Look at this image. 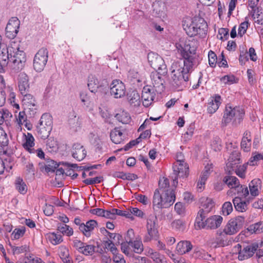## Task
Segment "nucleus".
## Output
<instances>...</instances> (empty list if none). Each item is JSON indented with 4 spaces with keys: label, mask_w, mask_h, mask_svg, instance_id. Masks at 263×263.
Wrapping results in <instances>:
<instances>
[{
    "label": "nucleus",
    "mask_w": 263,
    "mask_h": 263,
    "mask_svg": "<svg viewBox=\"0 0 263 263\" xmlns=\"http://www.w3.org/2000/svg\"><path fill=\"white\" fill-rule=\"evenodd\" d=\"M178 52L184 60L183 63L174 62L170 68L172 85L176 88L182 89L189 80L191 73L195 64V49L191 46L190 41H180L176 44Z\"/></svg>",
    "instance_id": "f257e3e1"
},
{
    "label": "nucleus",
    "mask_w": 263,
    "mask_h": 263,
    "mask_svg": "<svg viewBox=\"0 0 263 263\" xmlns=\"http://www.w3.org/2000/svg\"><path fill=\"white\" fill-rule=\"evenodd\" d=\"M183 27L190 36L198 35L200 37H204L208 31L206 21L200 17H194L193 19L187 18L184 21Z\"/></svg>",
    "instance_id": "f03ea898"
},
{
    "label": "nucleus",
    "mask_w": 263,
    "mask_h": 263,
    "mask_svg": "<svg viewBox=\"0 0 263 263\" xmlns=\"http://www.w3.org/2000/svg\"><path fill=\"white\" fill-rule=\"evenodd\" d=\"M244 115L245 110L241 107L227 104L223 112L221 124L223 126H227L232 122L233 125H237L241 123Z\"/></svg>",
    "instance_id": "7ed1b4c3"
},
{
    "label": "nucleus",
    "mask_w": 263,
    "mask_h": 263,
    "mask_svg": "<svg viewBox=\"0 0 263 263\" xmlns=\"http://www.w3.org/2000/svg\"><path fill=\"white\" fill-rule=\"evenodd\" d=\"M175 193L159 192L156 190L153 196V206L157 208H167L173 204L175 200Z\"/></svg>",
    "instance_id": "20e7f679"
},
{
    "label": "nucleus",
    "mask_w": 263,
    "mask_h": 263,
    "mask_svg": "<svg viewBox=\"0 0 263 263\" xmlns=\"http://www.w3.org/2000/svg\"><path fill=\"white\" fill-rule=\"evenodd\" d=\"M222 221V217L218 215H214L205 218L196 217L195 226L199 229L215 230L220 227Z\"/></svg>",
    "instance_id": "39448f33"
},
{
    "label": "nucleus",
    "mask_w": 263,
    "mask_h": 263,
    "mask_svg": "<svg viewBox=\"0 0 263 263\" xmlns=\"http://www.w3.org/2000/svg\"><path fill=\"white\" fill-rule=\"evenodd\" d=\"M17 49H14L10 57L9 66L14 72L21 70L24 67L26 61L25 53L20 50L18 45H16Z\"/></svg>",
    "instance_id": "423d86ee"
},
{
    "label": "nucleus",
    "mask_w": 263,
    "mask_h": 263,
    "mask_svg": "<svg viewBox=\"0 0 263 263\" xmlns=\"http://www.w3.org/2000/svg\"><path fill=\"white\" fill-rule=\"evenodd\" d=\"M258 248V245L256 243L243 246L238 243L233 247V251L238 254V258L239 260H244L251 257Z\"/></svg>",
    "instance_id": "0eeeda50"
},
{
    "label": "nucleus",
    "mask_w": 263,
    "mask_h": 263,
    "mask_svg": "<svg viewBox=\"0 0 263 263\" xmlns=\"http://www.w3.org/2000/svg\"><path fill=\"white\" fill-rule=\"evenodd\" d=\"M7 96L8 101L11 104H12L15 100V93L11 86L6 84L2 78L0 83V107L5 105Z\"/></svg>",
    "instance_id": "6e6552de"
},
{
    "label": "nucleus",
    "mask_w": 263,
    "mask_h": 263,
    "mask_svg": "<svg viewBox=\"0 0 263 263\" xmlns=\"http://www.w3.org/2000/svg\"><path fill=\"white\" fill-rule=\"evenodd\" d=\"M48 59V50L45 47L40 49L36 53L33 59V66L34 69L40 72L45 67Z\"/></svg>",
    "instance_id": "1a4fd4ad"
},
{
    "label": "nucleus",
    "mask_w": 263,
    "mask_h": 263,
    "mask_svg": "<svg viewBox=\"0 0 263 263\" xmlns=\"http://www.w3.org/2000/svg\"><path fill=\"white\" fill-rule=\"evenodd\" d=\"M157 220L155 215H151L147 219V233L143 238V241L147 242L152 240H157L158 238V231L156 228V222Z\"/></svg>",
    "instance_id": "9d476101"
},
{
    "label": "nucleus",
    "mask_w": 263,
    "mask_h": 263,
    "mask_svg": "<svg viewBox=\"0 0 263 263\" xmlns=\"http://www.w3.org/2000/svg\"><path fill=\"white\" fill-rule=\"evenodd\" d=\"M2 49L0 50V72H4L5 68L9 64L10 57L14 51V49H17L16 44L15 43H11L7 47L5 45L2 46Z\"/></svg>",
    "instance_id": "9b49d317"
},
{
    "label": "nucleus",
    "mask_w": 263,
    "mask_h": 263,
    "mask_svg": "<svg viewBox=\"0 0 263 263\" xmlns=\"http://www.w3.org/2000/svg\"><path fill=\"white\" fill-rule=\"evenodd\" d=\"M147 59L151 66L156 71H159L161 74L167 73L166 65L161 57L154 52H151L147 55Z\"/></svg>",
    "instance_id": "f8f14e48"
},
{
    "label": "nucleus",
    "mask_w": 263,
    "mask_h": 263,
    "mask_svg": "<svg viewBox=\"0 0 263 263\" xmlns=\"http://www.w3.org/2000/svg\"><path fill=\"white\" fill-rule=\"evenodd\" d=\"M244 222V217L240 216L230 219L224 228L226 232L229 235L236 234L242 228Z\"/></svg>",
    "instance_id": "ddd939ff"
},
{
    "label": "nucleus",
    "mask_w": 263,
    "mask_h": 263,
    "mask_svg": "<svg viewBox=\"0 0 263 263\" xmlns=\"http://www.w3.org/2000/svg\"><path fill=\"white\" fill-rule=\"evenodd\" d=\"M106 82H100L97 77L90 74L88 77L87 86L91 92H103L106 90Z\"/></svg>",
    "instance_id": "4468645a"
},
{
    "label": "nucleus",
    "mask_w": 263,
    "mask_h": 263,
    "mask_svg": "<svg viewBox=\"0 0 263 263\" xmlns=\"http://www.w3.org/2000/svg\"><path fill=\"white\" fill-rule=\"evenodd\" d=\"M156 89L151 86H144L142 91L141 99L143 105L145 107L150 106L156 97Z\"/></svg>",
    "instance_id": "2eb2a0df"
},
{
    "label": "nucleus",
    "mask_w": 263,
    "mask_h": 263,
    "mask_svg": "<svg viewBox=\"0 0 263 263\" xmlns=\"http://www.w3.org/2000/svg\"><path fill=\"white\" fill-rule=\"evenodd\" d=\"M173 169L176 176L173 180L174 185L178 183V177H186L189 174V167L184 161L178 160L174 165Z\"/></svg>",
    "instance_id": "dca6fc26"
},
{
    "label": "nucleus",
    "mask_w": 263,
    "mask_h": 263,
    "mask_svg": "<svg viewBox=\"0 0 263 263\" xmlns=\"http://www.w3.org/2000/svg\"><path fill=\"white\" fill-rule=\"evenodd\" d=\"M20 25V21L16 17H11L6 27V35L9 39L14 38L18 32Z\"/></svg>",
    "instance_id": "f3484780"
},
{
    "label": "nucleus",
    "mask_w": 263,
    "mask_h": 263,
    "mask_svg": "<svg viewBox=\"0 0 263 263\" xmlns=\"http://www.w3.org/2000/svg\"><path fill=\"white\" fill-rule=\"evenodd\" d=\"M126 88L124 83L119 80H114L110 85V94L115 98H121L125 95Z\"/></svg>",
    "instance_id": "a211bd4d"
},
{
    "label": "nucleus",
    "mask_w": 263,
    "mask_h": 263,
    "mask_svg": "<svg viewBox=\"0 0 263 263\" xmlns=\"http://www.w3.org/2000/svg\"><path fill=\"white\" fill-rule=\"evenodd\" d=\"M214 206V202L211 198H206L202 202L201 208L197 213L196 217L205 218L207 215L212 211Z\"/></svg>",
    "instance_id": "6ab92c4d"
},
{
    "label": "nucleus",
    "mask_w": 263,
    "mask_h": 263,
    "mask_svg": "<svg viewBox=\"0 0 263 263\" xmlns=\"http://www.w3.org/2000/svg\"><path fill=\"white\" fill-rule=\"evenodd\" d=\"M153 14L158 17L162 19L165 18L166 16V7L164 2L161 1H156L153 3Z\"/></svg>",
    "instance_id": "aec40b11"
},
{
    "label": "nucleus",
    "mask_w": 263,
    "mask_h": 263,
    "mask_svg": "<svg viewBox=\"0 0 263 263\" xmlns=\"http://www.w3.org/2000/svg\"><path fill=\"white\" fill-rule=\"evenodd\" d=\"M22 104L25 109L33 111L36 109L37 102L34 97L28 93L22 95Z\"/></svg>",
    "instance_id": "412c9836"
},
{
    "label": "nucleus",
    "mask_w": 263,
    "mask_h": 263,
    "mask_svg": "<svg viewBox=\"0 0 263 263\" xmlns=\"http://www.w3.org/2000/svg\"><path fill=\"white\" fill-rule=\"evenodd\" d=\"M71 152L72 157L79 161L83 160L86 156L85 148L79 143L73 144Z\"/></svg>",
    "instance_id": "4be33fe9"
},
{
    "label": "nucleus",
    "mask_w": 263,
    "mask_h": 263,
    "mask_svg": "<svg viewBox=\"0 0 263 263\" xmlns=\"http://www.w3.org/2000/svg\"><path fill=\"white\" fill-rule=\"evenodd\" d=\"M98 226V222L95 220H89L81 226L80 231L86 237H90L95 228Z\"/></svg>",
    "instance_id": "5701e85b"
},
{
    "label": "nucleus",
    "mask_w": 263,
    "mask_h": 263,
    "mask_svg": "<svg viewBox=\"0 0 263 263\" xmlns=\"http://www.w3.org/2000/svg\"><path fill=\"white\" fill-rule=\"evenodd\" d=\"M18 86L22 95L28 93L29 89L28 77L24 73H21L18 76Z\"/></svg>",
    "instance_id": "b1692460"
},
{
    "label": "nucleus",
    "mask_w": 263,
    "mask_h": 263,
    "mask_svg": "<svg viewBox=\"0 0 263 263\" xmlns=\"http://www.w3.org/2000/svg\"><path fill=\"white\" fill-rule=\"evenodd\" d=\"M227 235L229 234L226 232L224 229L217 231L213 241L212 242V244H215V246H224L227 243Z\"/></svg>",
    "instance_id": "393cba45"
},
{
    "label": "nucleus",
    "mask_w": 263,
    "mask_h": 263,
    "mask_svg": "<svg viewBox=\"0 0 263 263\" xmlns=\"http://www.w3.org/2000/svg\"><path fill=\"white\" fill-rule=\"evenodd\" d=\"M221 97L218 95L211 97L208 104V112L211 114L215 112L221 103Z\"/></svg>",
    "instance_id": "a878e982"
},
{
    "label": "nucleus",
    "mask_w": 263,
    "mask_h": 263,
    "mask_svg": "<svg viewBox=\"0 0 263 263\" xmlns=\"http://www.w3.org/2000/svg\"><path fill=\"white\" fill-rule=\"evenodd\" d=\"M252 138L251 133L249 130H246L243 134L241 139L240 147L245 152H249L251 149Z\"/></svg>",
    "instance_id": "bb28decb"
},
{
    "label": "nucleus",
    "mask_w": 263,
    "mask_h": 263,
    "mask_svg": "<svg viewBox=\"0 0 263 263\" xmlns=\"http://www.w3.org/2000/svg\"><path fill=\"white\" fill-rule=\"evenodd\" d=\"M193 248V245L190 241L182 240L179 241L176 248L177 253L183 255L190 252Z\"/></svg>",
    "instance_id": "cd10ccee"
},
{
    "label": "nucleus",
    "mask_w": 263,
    "mask_h": 263,
    "mask_svg": "<svg viewBox=\"0 0 263 263\" xmlns=\"http://www.w3.org/2000/svg\"><path fill=\"white\" fill-rule=\"evenodd\" d=\"M23 142L22 145L23 147L29 153L33 152V147L34 146V138L31 133H27L26 134H23Z\"/></svg>",
    "instance_id": "c85d7f7f"
},
{
    "label": "nucleus",
    "mask_w": 263,
    "mask_h": 263,
    "mask_svg": "<svg viewBox=\"0 0 263 263\" xmlns=\"http://www.w3.org/2000/svg\"><path fill=\"white\" fill-rule=\"evenodd\" d=\"M165 74H161L159 71H154L151 74V78L152 83L153 85V88L157 89V88L162 87L163 88V83L164 82L163 79L162 77V76Z\"/></svg>",
    "instance_id": "c756f323"
},
{
    "label": "nucleus",
    "mask_w": 263,
    "mask_h": 263,
    "mask_svg": "<svg viewBox=\"0 0 263 263\" xmlns=\"http://www.w3.org/2000/svg\"><path fill=\"white\" fill-rule=\"evenodd\" d=\"M58 254L63 263H72L68 249L65 246H61L58 250Z\"/></svg>",
    "instance_id": "7c9ffc66"
},
{
    "label": "nucleus",
    "mask_w": 263,
    "mask_h": 263,
    "mask_svg": "<svg viewBox=\"0 0 263 263\" xmlns=\"http://www.w3.org/2000/svg\"><path fill=\"white\" fill-rule=\"evenodd\" d=\"M249 186L251 196H256L261 188V181L259 179H254L249 183Z\"/></svg>",
    "instance_id": "2f4dec72"
},
{
    "label": "nucleus",
    "mask_w": 263,
    "mask_h": 263,
    "mask_svg": "<svg viewBox=\"0 0 263 263\" xmlns=\"http://www.w3.org/2000/svg\"><path fill=\"white\" fill-rule=\"evenodd\" d=\"M234 206L236 211L240 212H245L248 209V203L239 197H235L233 200Z\"/></svg>",
    "instance_id": "473e14b6"
},
{
    "label": "nucleus",
    "mask_w": 263,
    "mask_h": 263,
    "mask_svg": "<svg viewBox=\"0 0 263 263\" xmlns=\"http://www.w3.org/2000/svg\"><path fill=\"white\" fill-rule=\"evenodd\" d=\"M223 181L231 189L239 187L240 182L238 178L235 176H226L224 177Z\"/></svg>",
    "instance_id": "72a5a7b5"
},
{
    "label": "nucleus",
    "mask_w": 263,
    "mask_h": 263,
    "mask_svg": "<svg viewBox=\"0 0 263 263\" xmlns=\"http://www.w3.org/2000/svg\"><path fill=\"white\" fill-rule=\"evenodd\" d=\"M123 133L119 128L116 127L110 134L111 140L115 144H119L122 141Z\"/></svg>",
    "instance_id": "f704fd0d"
},
{
    "label": "nucleus",
    "mask_w": 263,
    "mask_h": 263,
    "mask_svg": "<svg viewBox=\"0 0 263 263\" xmlns=\"http://www.w3.org/2000/svg\"><path fill=\"white\" fill-rule=\"evenodd\" d=\"M159 189L158 190L159 192H166L168 191L169 193H174L173 189L170 188L169 180L166 178H162L159 181Z\"/></svg>",
    "instance_id": "c9c22d12"
},
{
    "label": "nucleus",
    "mask_w": 263,
    "mask_h": 263,
    "mask_svg": "<svg viewBox=\"0 0 263 263\" xmlns=\"http://www.w3.org/2000/svg\"><path fill=\"white\" fill-rule=\"evenodd\" d=\"M148 253L151 258L156 263H167L164 256L159 252L151 249L148 251Z\"/></svg>",
    "instance_id": "e433bc0d"
},
{
    "label": "nucleus",
    "mask_w": 263,
    "mask_h": 263,
    "mask_svg": "<svg viewBox=\"0 0 263 263\" xmlns=\"http://www.w3.org/2000/svg\"><path fill=\"white\" fill-rule=\"evenodd\" d=\"M36 130L38 137L41 139H45L48 137L52 129H50L49 127L39 125L36 127Z\"/></svg>",
    "instance_id": "4c0bfd02"
},
{
    "label": "nucleus",
    "mask_w": 263,
    "mask_h": 263,
    "mask_svg": "<svg viewBox=\"0 0 263 263\" xmlns=\"http://www.w3.org/2000/svg\"><path fill=\"white\" fill-rule=\"evenodd\" d=\"M115 117L119 122L123 124L128 123L131 120L129 114L124 110L120 111L116 115Z\"/></svg>",
    "instance_id": "58836bf2"
},
{
    "label": "nucleus",
    "mask_w": 263,
    "mask_h": 263,
    "mask_svg": "<svg viewBox=\"0 0 263 263\" xmlns=\"http://www.w3.org/2000/svg\"><path fill=\"white\" fill-rule=\"evenodd\" d=\"M15 186L17 191L23 195L26 194L27 191V187L26 183L22 178L20 177H17L16 179Z\"/></svg>",
    "instance_id": "ea45409f"
},
{
    "label": "nucleus",
    "mask_w": 263,
    "mask_h": 263,
    "mask_svg": "<svg viewBox=\"0 0 263 263\" xmlns=\"http://www.w3.org/2000/svg\"><path fill=\"white\" fill-rule=\"evenodd\" d=\"M39 125L49 127L50 129H52V121L51 116L48 114H44L40 119Z\"/></svg>",
    "instance_id": "a19ab883"
},
{
    "label": "nucleus",
    "mask_w": 263,
    "mask_h": 263,
    "mask_svg": "<svg viewBox=\"0 0 263 263\" xmlns=\"http://www.w3.org/2000/svg\"><path fill=\"white\" fill-rule=\"evenodd\" d=\"M128 245L134 248V251L136 253H141L143 251V246L141 238L138 235L136 239L132 242V243H129Z\"/></svg>",
    "instance_id": "79ce46f5"
},
{
    "label": "nucleus",
    "mask_w": 263,
    "mask_h": 263,
    "mask_svg": "<svg viewBox=\"0 0 263 263\" xmlns=\"http://www.w3.org/2000/svg\"><path fill=\"white\" fill-rule=\"evenodd\" d=\"M251 233L258 234L263 232V222L259 221L250 225L247 228Z\"/></svg>",
    "instance_id": "37998d69"
},
{
    "label": "nucleus",
    "mask_w": 263,
    "mask_h": 263,
    "mask_svg": "<svg viewBox=\"0 0 263 263\" xmlns=\"http://www.w3.org/2000/svg\"><path fill=\"white\" fill-rule=\"evenodd\" d=\"M46 237L54 245H58L63 241L62 236L54 232L48 233L46 235Z\"/></svg>",
    "instance_id": "c03bdc74"
},
{
    "label": "nucleus",
    "mask_w": 263,
    "mask_h": 263,
    "mask_svg": "<svg viewBox=\"0 0 263 263\" xmlns=\"http://www.w3.org/2000/svg\"><path fill=\"white\" fill-rule=\"evenodd\" d=\"M58 230L68 236H70L73 234L72 228L66 224H59L58 226Z\"/></svg>",
    "instance_id": "a18cd8bd"
},
{
    "label": "nucleus",
    "mask_w": 263,
    "mask_h": 263,
    "mask_svg": "<svg viewBox=\"0 0 263 263\" xmlns=\"http://www.w3.org/2000/svg\"><path fill=\"white\" fill-rule=\"evenodd\" d=\"M46 146L47 149L51 153L56 152L59 148L57 141L52 138H50L47 140Z\"/></svg>",
    "instance_id": "49530a36"
},
{
    "label": "nucleus",
    "mask_w": 263,
    "mask_h": 263,
    "mask_svg": "<svg viewBox=\"0 0 263 263\" xmlns=\"http://www.w3.org/2000/svg\"><path fill=\"white\" fill-rule=\"evenodd\" d=\"M96 247L93 245H88L84 243L82 250L81 253L85 255H92L96 252Z\"/></svg>",
    "instance_id": "de8ad7c7"
},
{
    "label": "nucleus",
    "mask_w": 263,
    "mask_h": 263,
    "mask_svg": "<svg viewBox=\"0 0 263 263\" xmlns=\"http://www.w3.org/2000/svg\"><path fill=\"white\" fill-rule=\"evenodd\" d=\"M220 81L224 84L231 85L237 83L238 79L233 74H228L221 78Z\"/></svg>",
    "instance_id": "09e8293b"
},
{
    "label": "nucleus",
    "mask_w": 263,
    "mask_h": 263,
    "mask_svg": "<svg viewBox=\"0 0 263 263\" xmlns=\"http://www.w3.org/2000/svg\"><path fill=\"white\" fill-rule=\"evenodd\" d=\"M27 120V116L25 111H20L18 115V116H16V122L17 124V128L21 130L22 126Z\"/></svg>",
    "instance_id": "8fccbe9b"
},
{
    "label": "nucleus",
    "mask_w": 263,
    "mask_h": 263,
    "mask_svg": "<svg viewBox=\"0 0 263 263\" xmlns=\"http://www.w3.org/2000/svg\"><path fill=\"white\" fill-rule=\"evenodd\" d=\"M172 227L177 231L183 232L185 229V222L181 219H177L172 223Z\"/></svg>",
    "instance_id": "3c124183"
},
{
    "label": "nucleus",
    "mask_w": 263,
    "mask_h": 263,
    "mask_svg": "<svg viewBox=\"0 0 263 263\" xmlns=\"http://www.w3.org/2000/svg\"><path fill=\"white\" fill-rule=\"evenodd\" d=\"M26 229L24 227H22L21 228L15 229L12 234L11 237L13 239H18L20 238L23 237L25 233Z\"/></svg>",
    "instance_id": "603ef678"
},
{
    "label": "nucleus",
    "mask_w": 263,
    "mask_h": 263,
    "mask_svg": "<svg viewBox=\"0 0 263 263\" xmlns=\"http://www.w3.org/2000/svg\"><path fill=\"white\" fill-rule=\"evenodd\" d=\"M263 159V156L261 154L258 153H253L252 157L250 158L248 161L247 164H249L251 166L255 165L257 162L260 160Z\"/></svg>",
    "instance_id": "864d4df0"
},
{
    "label": "nucleus",
    "mask_w": 263,
    "mask_h": 263,
    "mask_svg": "<svg viewBox=\"0 0 263 263\" xmlns=\"http://www.w3.org/2000/svg\"><path fill=\"white\" fill-rule=\"evenodd\" d=\"M9 245L11 247L14 254H20L21 253L26 252L28 249V247L27 245H23L19 247L14 246L11 244Z\"/></svg>",
    "instance_id": "5fc2aeb1"
},
{
    "label": "nucleus",
    "mask_w": 263,
    "mask_h": 263,
    "mask_svg": "<svg viewBox=\"0 0 263 263\" xmlns=\"http://www.w3.org/2000/svg\"><path fill=\"white\" fill-rule=\"evenodd\" d=\"M233 211V206L231 202H225L222 206V214L225 216L229 215Z\"/></svg>",
    "instance_id": "6e6d98bb"
},
{
    "label": "nucleus",
    "mask_w": 263,
    "mask_h": 263,
    "mask_svg": "<svg viewBox=\"0 0 263 263\" xmlns=\"http://www.w3.org/2000/svg\"><path fill=\"white\" fill-rule=\"evenodd\" d=\"M137 237L135 235L134 231L133 229H129L125 236V240L126 242L129 245L132 243V242L134 241Z\"/></svg>",
    "instance_id": "4d7b16f0"
},
{
    "label": "nucleus",
    "mask_w": 263,
    "mask_h": 263,
    "mask_svg": "<svg viewBox=\"0 0 263 263\" xmlns=\"http://www.w3.org/2000/svg\"><path fill=\"white\" fill-rule=\"evenodd\" d=\"M208 57L209 63L210 66L212 67H215L217 61V58L216 54L212 50H210L208 53Z\"/></svg>",
    "instance_id": "13d9d810"
},
{
    "label": "nucleus",
    "mask_w": 263,
    "mask_h": 263,
    "mask_svg": "<svg viewBox=\"0 0 263 263\" xmlns=\"http://www.w3.org/2000/svg\"><path fill=\"white\" fill-rule=\"evenodd\" d=\"M249 23L248 21H245L240 24L238 28V34L240 36L244 35L249 27Z\"/></svg>",
    "instance_id": "bf43d9fd"
},
{
    "label": "nucleus",
    "mask_w": 263,
    "mask_h": 263,
    "mask_svg": "<svg viewBox=\"0 0 263 263\" xmlns=\"http://www.w3.org/2000/svg\"><path fill=\"white\" fill-rule=\"evenodd\" d=\"M103 180V177L101 176L96 177L93 178H87L83 181V182L87 185H91L96 183H99Z\"/></svg>",
    "instance_id": "052dcab7"
},
{
    "label": "nucleus",
    "mask_w": 263,
    "mask_h": 263,
    "mask_svg": "<svg viewBox=\"0 0 263 263\" xmlns=\"http://www.w3.org/2000/svg\"><path fill=\"white\" fill-rule=\"evenodd\" d=\"M229 35V30L227 28H221L218 30V39L221 40H227Z\"/></svg>",
    "instance_id": "680f3d73"
},
{
    "label": "nucleus",
    "mask_w": 263,
    "mask_h": 263,
    "mask_svg": "<svg viewBox=\"0 0 263 263\" xmlns=\"http://www.w3.org/2000/svg\"><path fill=\"white\" fill-rule=\"evenodd\" d=\"M236 156L235 157L236 158V159L233 161V157H234V154H232L229 158V161L227 163V166L228 167H231L232 168H233L234 166L233 165H235V164H239L240 163V159L239 158H238V157L239 156L238 154H236Z\"/></svg>",
    "instance_id": "e2e57ef3"
},
{
    "label": "nucleus",
    "mask_w": 263,
    "mask_h": 263,
    "mask_svg": "<svg viewBox=\"0 0 263 263\" xmlns=\"http://www.w3.org/2000/svg\"><path fill=\"white\" fill-rule=\"evenodd\" d=\"M117 209H112L110 210H105L104 217L108 219H114L116 218Z\"/></svg>",
    "instance_id": "0e129e2a"
},
{
    "label": "nucleus",
    "mask_w": 263,
    "mask_h": 263,
    "mask_svg": "<svg viewBox=\"0 0 263 263\" xmlns=\"http://www.w3.org/2000/svg\"><path fill=\"white\" fill-rule=\"evenodd\" d=\"M247 165L248 164H247L239 166V167L235 171L236 174L240 177L244 178L245 176V171L247 169Z\"/></svg>",
    "instance_id": "69168bd1"
},
{
    "label": "nucleus",
    "mask_w": 263,
    "mask_h": 263,
    "mask_svg": "<svg viewBox=\"0 0 263 263\" xmlns=\"http://www.w3.org/2000/svg\"><path fill=\"white\" fill-rule=\"evenodd\" d=\"M81 102L84 105L88 106L90 102V98L86 92H81L80 94Z\"/></svg>",
    "instance_id": "338daca9"
},
{
    "label": "nucleus",
    "mask_w": 263,
    "mask_h": 263,
    "mask_svg": "<svg viewBox=\"0 0 263 263\" xmlns=\"http://www.w3.org/2000/svg\"><path fill=\"white\" fill-rule=\"evenodd\" d=\"M147 259L145 257H142L138 255L134 256L132 257L133 263H146Z\"/></svg>",
    "instance_id": "774afa93"
}]
</instances>
